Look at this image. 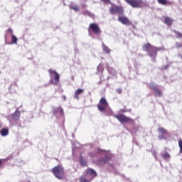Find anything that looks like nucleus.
Instances as JSON below:
<instances>
[{
  "mask_svg": "<svg viewBox=\"0 0 182 182\" xmlns=\"http://www.w3.org/2000/svg\"><path fill=\"white\" fill-rule=\"evenodd\" d=\"M142 49L144 52H147L151 58H156L159 51L164 50V47H156L150 44V43H147L143 45Z\"/></svg>",
  "mask_w": 182,
  "mask_h": 182,
  "instance_id": "1",
  "label": "nucleus"
},
{
  "mask_svg": "<svg viewBox=\"0 0 182 182\" xmlns=\"http://www.w3.org/2000/svg\"><path fill=\"white\" fill-rule=\"evenodd\" d=\"M51 171L55 177L58 180H63L65 178V169L62 165H57L54 166Z\"/></svg>",
  "mask_w": 182,
  "mask_h": 182,
  "instance_id": "2",
  "label": "nucleus"
},
{
  "mask_svg": "<svg viewBox=\"0 0 182 182\" xmlns=\"http://www.w3.org/2000/svg\"><path fill=\"white\" fill-rule=\"evenodd\" d=\"M110 15H124V9L122 6L111 3V6L109 8Z\"/></svg>",
  "mask_w": 182,
  "mask_h": 182,
  "instance_id": "3",
  "label": "nucleus"
},
{
  "mask_svg": "<svg viewBox=\"0 0 182 182\" xmlns=\"http://www.w3.org/2000/svg\"><path fill=\"white\" fill-rule=\"evenodd\" d=\"M125 2L132 8H143L144 6L143 0H125Z\"/></svg>",
  "mask_w": 182,
  "mask_h": 182,
  "instance_id": "4",
  "label": "nucleus"
},
{
  "mask_svg": "<svg viewBox=\"0 0 182 182\" xmlns=\"http://www.w3.org/2000/svg\"><path fill=\"white\" fill-rule=\"evenodd\" d=\"M116 119L120 122V123H134V121L132 118L127 117L123 114H118L115 115Z\"/></svg>",
  "mask_w": 182,
  "mask_h": 182,
  "instance_id": "5",
  "label": "nucleus"
},
{
  "mask_svg": "<svg viewBox=\"0 0 182 182\" xmlns=\"http://www.w3.org/2000/svg\"><path fill=\"white\" fill-rule=\"evenodd\" d=\"M97 107L100 112H105V110L109 107V103H107L106 98L102 97L100 100L99 105H97Z\"/></svg>",
  "mask_w": 182,
  "mask_h": 182,
  "instance_id": "6",
  "label": "nucleus"
},
{
  "mask_svg": "<svg viewBox=\"0 0 182 182\" xmlns=\"http://www.w3.org/2000/svg\"><path fill=\"white\" fill-rule=\"evenodd\" d=\"M48 73H50V77L53 79V85H58L60 82L59 73L52 69L48 70Z\"/></svg>",
  "mask_w": 182,
  "mask_h": 182,
  "instance_id": "7",
  "label": "nucleus"
},
{
  "mask_svg": "<svg viewBox=\"0 0 182 182\" xmlns=\"http://www.w3.org/2000/svg\"><path fill=\"white\" fill-rule=\"evenodd\" d=\"M88 31H92L93 33H95V35H100L102 33V30H100V27H99V25L95 23H91L89 25Z\"/></svg>",
  "mask_w": 182,
  "mask_h": 182,
  "instance_id": "8",
  "label": "nucleus"
},
{
  "mask_svg": "<svg viewBox=\"0 0 182 182\" xmlns=\"http://www.w3.org/2000/svg\"><path fill=\"white\" fill-rule=\"evenodd\" d=\"M118 21L121 22L123 25H132V22L129 18L124 16H118Z\"/></svg>",
  "mask_w": 182,
  "mask_h": 182,
  "instance_id": "9",
  "label": "nucleus"
},
{
  "mask_svg": "<svg viewBox=\"0 0 182 182\" xmlns=\"http://www.w3.org/2000/svg\"><path fill=\"white\" fill-rule=\"evenodd\" d=\"M21 117V111L16 109L14 113L11 114V119L15 122H18Z\"/></svg>",
  "mask_w": 182,
  "mask_h": 182,
  "instance_id": "10",
  "label": "nucleus"
},
{
  "mask_svg": "<svg viewBox=\"0 0 182 182\" xmlns=\"http://www.w3.org/2000/svg\"><path fill=\"white\" fill-rule=\"evenodd\" d=\"M110 161V158L109 157H105L101 159H100L97 161L98 166H105V164H107V163H109Z\"/></svg>",
  "mask_w": 182,
  "mask_h": 182,
  "instance_id": "11",
  "label": "nucleus"
},
{
  "mask_svg": "<svg viewBox=\"0 0 182 182\" xmlns=\"http://www.w3.org/2000/svg\"><path fill=\"white\" fill-rule=\"evenodd\" d=\"M157 2L159 5H164V6L173 5V3L168 0H157Z\"/></svg>",
  "mask_w": 182,
  "mask_h": 182,
  "instance_id": "12",
  "label": "nucleus"
},
{
  "mask_svg": "<svg viewBox=\"0 0 182 182\" xmlns=\"http://www.w3.org/2000/svg\"><path fill=\"white\" fill-rule=\"evenodd\" d=\"M87 176H91V177H92V178H95V177H96L97 176V173H96V171L92 169V168H88L87 170Z\"/></svg>",
  "mask_w": 182,
  "mask_h": 182,
  "instance_id": "13",
  "label": "nucleus"
},
{
  "mask_svg": "<svg viewBox=\"0 0 182 182\" xmlns=\"http://www.w3.org/2000/svg\"><path fill=\"white\" fill-rule=\"evenodd\" d=\"M164 22L168 26H171V25L173 23V19H171V18H170V17H165L164 20Z\"/></svg>",
  "mask_w": 182,
  "mask_h": 182,
  "instance_id": "14",
  "label": "nucleus"
},
{
  "mask_svg": "<svg viewBox=\"0 0 182 182\" xmlns=\"http://www.w3.org/2000/svg\"><path fill=\"white\" fill-rule=\"evenodd\" d=\"M0 134L3 137H5V136H8V134H9V129H8V128L2 129L1 131L0 132Z\"/></svg>",
  "mask_w": 182,
  "mask_h": 182,
  "instance_id": "15",
  "label": "nucleus"
},
{
  "mask_svg": "<svg viewBox=\"0 0 182 182\" xmlns=\"http://www.w3.org/2000/svg\"><path fill=\"white\" fill-rule=\"evenodd\" d=\"M53 114H56V113H60V114H63V109H62V107H58L57 108H55L53 110Z\"/></svg>",
  "mask_w": 182,
  "mask_h": 182,
  "instance_id": "16",
  "label": "nucleus"
},
{
  "mask_svg": "<svg viewBox=\"0 0 182 182\" xmlns=\"http://www.w3.org/2000/svg\"><path fill=\"white\" fill-rule=\"evenodd\" d=\"M83 92V90L79 88L77 89L75 92V95H74V97L75 99H79V95H82V92Z\"/></svg>",
  "mask_w": 182,
  "mask_h": 182,
  "instance_id": "17",
  "label": "nucleus"
},
{
  "mask_svg": "<svg viewBox=\"0 0 182 182\" xmlns=\"http://www.w3.org/2000/svg\"><path fill=\"white\" fill-rule=\"evenodd\" d=\"M154 92V95L156 97H160L163 96V92H161V90H159V88L155 90Z\"/></svg>",
  "mask_w": 182,
  "mask_h": 182,
  "instance_id": "18",
  "label": "nucleus"
},
{
  "mask_svg": "<svg viewBox=\"0 0 182 182\" xmlns=\"http://www.w3.org/2000/svg\"><path fill=\"white\" fill-rule=\"evenodd\" d=\"M102 49L106 53H110V49L104 43H102Z\"/></svg>",
  "mask_w": 182,
  "mask_h": 182,
  "instance_id": "19",
  "label": "nucleus"
},
{
  "mask_svg": "<svg viewBox=\"0 0 182 182\" xmlns=\"http://www.w3.org/2000/svg\"><path fill=\"white\" fill-rule=\"evenodd\" d=\"M161 156L164 160H168L170 159V154L165 152L164 154H161Z\"/></svg>",
  "mask_w": 182,
  "mask_h": 182,
  "instance_id": "20",
  "label": "nucleus"
},
{
  "mask_svg": "<svg viewBox=\"0 0 182 182\" xmlns=\"http://www.w3.org/2000/svg\"><path fill=\"white\" fill-rule=\"evenodd\" d=\"M158 132H159V133H161V134H166V133H167V131L166 130V129H164L163 127H159L158 129Z\"/></svg>",
  "mask_w": 182,
  "mask_h": 182,
  "instance_id": "21",
  "label": "nucleus"
},
{
  "mask_svg": "<svg viewBox=\"0 0 182 182\" xmlns=\"http://www.w3.org/2000/svg\"><path fill=\"white\" fill-rule=\"evenodd\" d=\"M92 181V179H87L84 176L80 177V182H90Z\"/></svg>",
  "mask_w": 182,
  "mask_h": 182,
  "instance_id": "22",
  "label": "nucleus"
},
{
  "mask_svg": "<svg viewBox=\"0 0 182 182\" xmlns=\"http://www.w3.org/2000/svg\"><path fill=\"white\" fill-rule=\"evenodd\" d=\"M173 32L175 33L176 36L178 39H181V38H182V33H180L177 31H173Z\"/></svg>",
  "mask_w": 182,
  "mask_h": 182,
  "instance_id": "23",
  "label": "nucleus"
},
{
  "mask_svg": "<svg viewBox=\"0 0 182 182\" xmlns=\"http://www.w3.org/2000/svg\"><path fill=\"white\" fill-rule=\"evenodd\" d=\"M16 42H18V38H16V36H15V35H12L11 36V43L13 44L16 43Z\"/></svg>",
  "mask_w": 182,
  "mask_h": 182,
  "instance_id": "24",
  "label": "nucleus"
},
{
  "mask_svg": "<svg viewBox=\"0 0 182 182\" xmlns=\"http://www.w3.org/2000/svg\"><path fill=\"white\" fill-rule=\"evenodd\" d=\"M149 89L154 92L157 89V86H156L154 84H150Z\"/></svg>",
  "mask_w": 182,
  "mask_h": 182,
  "instance_id": "25",
  "label": "nucleus"
},
{
  "mask_svg": "<svg viewBox=\"0 0 182 182\" xmlns=\"http://www.w3.org/2000/svg\"><path fill=\"white\" fill-rule=\"evenodd\" d=\"M70 8L75 12H77V11H79V6H70Z\"/></svg>",
  "mask_w": 182,
  "mask_h": 182,
  "instance_id": "26",
  "label": "nucleus"
},
{
  "mask_svg": "<svg viewBox=\"0 0 182 182\" xmlns=\"http://www.w3.org/2000/svg\"><path fill=\"white\" fill-rule=\"evenodd\" d=\"M178 146L180 148V153H181V154H182V140H181V139H180L178 140Z\"/></svg>",
  "mask_w": 182,
  "mask_h": 182,
  "instance_id": "27",
  "label": "nucleus"
},
{
  "mask_svg": "<svg viewBox=\"0 0 182 182\" xmlns=\"http://www.w3.org/2000/svg\"><path fill=\"white\" fill-rule=\"evenodd\" d=\"M121 112L122 113H132V109H121Z\"/></svg>",
  "mask_w": 182,
  "mask_h": 182,
  "instance_id": "28",
  "label": "nucleus"
},
{
  "mask_svg": "<svg viewBox=\"0 0 182 182\" xmlns=\"http://www.w3.org/2000/svg\"><path fill=\"white\" fill-rule=\"evenodd\" d=\"M80 164L82 166H83V167H85L86 166V164H87V162L86 161L83 160V159H81L80 160Z\"/></svg>",
  "mask_w": 182,
  "mask_h": 182,
  "instance_id": "29",
  "label": "nucleus"
},
{
  "mask_svg": "<svg viewBox=\"0 0 182 182\" xmlns=\"http://www.w3.org/2000/svg\"><path fill=\"white\" fill-rule=\"evenodd\" d=\"M176 48H177L178 49H180V48H182V43H179V42H176Z\"/></svg>",
  "mask_w": 182,
  "mask_h": 182,
  "instance_id": "30",
  "label": "nucleus"
},
{
  "mask_svg": "<svg viewBox=\"0 0 182 182\" xmlns=\"http://www.w3.org/2000/svg\"><path fill=\"white\" fill-rule=\"evenodd\" d=\"M7 32H9V33H10V35H11V36H12V35H14V30H12V28H8Z\"/></svg>",
  "mask_w": 182,
  "mask_h": 182,
  "instance_id": "31",
  "label": "nucleus"
},
{
  "mask_svg": "<svg viewBox=\"0 0 182 182\" xmlns=\"http://www.w3.org/2000/svg\"><path fill=\"white\" fill-rule=\"evenodd\" d=\"M84 15H88V16H90V15L92 14V13H90V11H85L84 13H83Z\"/></svg>",
  "mask_w": 182,
  "mask_h": 182,
  "instance_id": "32",
  "label": "nucleus"
},
{
  "mask_svg": "<svg viewBox=\"0 0 182 182\" xmlns=\"http://www.w3.org/2000/svg\"><path fill=\"white\" fill-rule=\"evenodd\" d=\"M116 92H117V93H118V95H122V89L118 88V89H117Z\"/></svg>",
  "mask_w": 182,
  "mask_h": 182,
  "instance_id": "33",
  "label": "nucleus"
},
{
  "mask_svg": "<svg viewBox=\"0 0 182 182\" xmlns=\"http://www.w3.org/2000/svg\"><path fill=\"white\" fill-rule=\"evenodd\" d=\"M102 2H105V4H110V0H101Z\"/></svg>",
  "mask_w": 182,
  "mask_h": 182,
  "instance_id": "34",
  "label": "nucleus"
},
{
  "mask_svg": "<svg viewBox=\"0 0 182 182\" xmlns=\"http://www.w3.org/2000/svg\"><path fill=\"white\" fill-rule=\"evenodd\" d=\"M153 156L155 157L156 160H157V154H156V152L153 154Z\"/></svg>",
  "mask_w": 182,
  "mask_h": 182,
  "instance_id": "35",
  "label": "nucleus"
},
{
  "mask_svg": "<svg viewBox=\"0 0 182 182\" xmlns=\"http://www.w3.org/2000/svg\"><path fill=\"white\" fill-rule=\"evenodd\" d=\"M2 165V159H0V166Z\"/></svg>",
  "mask_w": 182,
  "mask_h": 182,
  "instance_id": "36",
  "label": "nucleus"
},
{
  "mask_svg": "<svg viewBox=\"0 0 182 182\" xmlns=\"http://www.w3.org/2000/svg\"><path fill=\"white\" fill-rule=\"evenodd\" d=\"M91 180H93V178H91Z\"/></svg>",
  "mask_w": 182,
  "mask_h": 182,
  "instance_id": "37",
  "label": "nucleus"
}]
</instances>
